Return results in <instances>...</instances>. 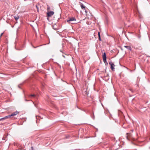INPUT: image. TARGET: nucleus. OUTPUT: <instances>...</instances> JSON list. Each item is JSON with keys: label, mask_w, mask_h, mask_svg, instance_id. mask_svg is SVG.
Returning <instances> with one entry per match:
<instances>
[{"label": "nucleus", "mask_w": 150, "mask_h": 150, "mask_svg": "<svg viewBox=\"0 0 150 150\" xmlns=\"http://www.w3.org/2000/svg\"><path fill=\"white\" fill-rule=\"evenodd\" d=\"M126 138L127 139L130 140L133 139L132 135L130 133H127L126 134Z\"/></svg>", "instance_id": "nucleus-1"}, {"label": "nucleus", "mask_w": 150, "mask_h": 150, "mask_svg": "<svg viewBox=\"0 0 150 150\" xmlns=\"http://www.w3.org/2000/svg\"><path fill=\"white\" fill-rule=\"evenodd\" d=\"M103 59V62L105 63H106L107 64H108V63L106 61V54L105 52H104L102 56Z\"/></svg>", "instance_id": "nucleus-2"}, {"label": "nucleus", "mask_w": 150, "mask_h": 150, "mask_svg": "<svg viewBox=\"0 0 150 150\" xmlns=\"http://www.w3.org/2000/svg\"><path fill=\"white\" fill-rule=\"evenodd\" d=\"M109 64L110 66V67L112 70V71L114 70L115 69L114 67L115 66L114 64L113 63V62H109Z\"/></svg>", "instance_id": "nucleus-3"}, {"label": "nucleus", "mask_w": 150, "mask_h": 150, "mask_svg": "<svg viewBox=\"0 0 150 150\" xmlns=\"http://www.w3.org/2000/svg\"><path fill=\"white\" fill-rule=\"evenodd\" d=\"M54 12L53 11H50L47 12V16L48 17H51L54 14Z\"/></svg>", "instance_id": "nucleus-4"}, {"label": "nucleus", "mask_w": 150, "mask_h": 150, "mask_svg": "<svg viewBox=\"0 0 150 150\" xmlns=\"http://www.w3.org/2000/svg\"><path fill=\"white\" fill-rule=\"evenodd\" d=\"M19 113V112H18L17 111H16L14 112H13L12 114H11V115H10V116H14L17 115Z\"/></svg>", "instance_id": "nucleus-5"}, {"label": "nucleus", "mask_w": 150, "mask_h": 150, "mask_svg": "<svg viewBox=\"0 0 150 150\" xmlns=\"http://www.w3.org/2000/svg\"><path fill=\"white\" fill-rule=\"evenodd\" d=\"M73 21H76V19L75 18L72 17L70 18L68 20H67V21L68 22Z\"/></svg>", "instance_id": "nucleus-6"}, {"label": "nucleus", "mask_w": 150, "mask_h": 150, "mask_svg": "<svg viewBox=\"0 0 150 150\" xmlns=\"http://www.w3.org/2000/svg\"><path fill=\"white\" fill-rule=\"evenodd\" d=\"M124 47H125L126 48H127V49H128V50H132V48L130 46H124Z\"/></svg>", "instance_id": "nucleus-7"}, {"label": "nucleus", "mask_w": 150, "mask_h": 150, "mask_svg": "<svg viewBox=\"0 0 150 150\" xmlns=\"http://www.w3.org/2000/svg\"><path fill=\"white\" fill-rule=\"evenodd\" d=\"M81 7L82 9H85V6L82 4H81Z\"/></svg>", "instance_id": "nucleus-8"}, {"label": "nucleus", "mask_w": 150, "mask_h": 150, "mask_svg": "<svg viewBox=\"0 0 150 150\" xmlns=\"http://www.w3.org/2000/svg\"><path fill=\"white\" fill-rule=\"evenodd\" d=\"M14 19L16 20H17L19 18V16H14Z\"/></svg>", "instance_id": "nucleus-9"}, {"label": "nucleus", "mask_w": 150, "mask_h": 150, "mask_svg": "<svg viewBox=\"0 0 150 150\" xmlns=\"http://www.w3.org/2000/svg\"><path fill=\"white\" fill-rule=\"evenodd\" d=\"M10 117H11V116H10V115H9L5 117L4 118H5V119H8V118Z\"/></svg>", "instance_id": "nucleus-10"}, {"label": "nucleus", "mask_w": 150, "mask_h": 150, "mask_svg": "<svg viewBox=\"0 0 150 150\" xmlns=\"http://www.w3.org/2000/svg\"><path fill=\"white\" fill-rule=\"evenodd\" d=\"M5 120L4 117L1 118L0 119V121L2 120Z\"/></svg>", "instance_id": "nucleus-11"}, {"label": "nucleus", "mask_w": 150, "mask_h": 150, "mask_svg": "<svg viewBox=\"0 0 150 150\" xmlns=\"http://www.w3.org/2000/svg\"><path fill=\"white\" fill-rule=\"evenodd\" d=\"M30 96H33V97H35V95L34 94H31V95H30Z\"/></svg>", "instance_id": "nucleus-12"}, {"label": "nucleus", "mask_w": 150, "mask_h": 150, "mask_svg": "<svg viewBox=\"0 0 150 150\" xmlns=\"http://www.w3.org/2000/svg\"><path fill=\"white\" fill-rule=\"evenodd\" d=\"M98 37H100V32H98Z\"/></svg>", "instance_id": "nucleus-13"}, {"label": "nucleus", "mask_w": 150, "mask_h": 150, "mask_svg": "<svg viewBox=\"0 0 150 150\" xmlns=\"http://www.w3.org/2000/svg\"><path fill=\"white\" fill-rule=\"evenodd\" d=\"M47 10H50V8L49 7H47Z\"/></svg>", "instance_id": "nucleus-14"}, {"label": "nucleus", "mask_w": 150, "mask_h": 150, "mask_svg": "<svg viewBox=\"0 0 150 150\" xmlns=\"http://www.w3.org/2000/svg\"><path fill=\"white\" fill-rule=\"evenodd\" d=\"M3 33H2L1 34V35H0V37H1V36L2 35H3Z\"/></svg>", "instance_id": "nucleus-15"}, {"label": "nucleus", "mask_w": 150, "mask_h": 150, "mask_svg": "<svg viewBox=\"0 0 150 150\" xmlns=\"http://www.w3.org/2000/svg\"><path fill=\"white\" fill-rule=\"evenodd\" d=\"M99 40H100V41L101 40V38H100V37H99Z\"/></svg>", "instance_id": "nucleus-16"}, {"label": "nucleus", "mask_w": 150, "mask_h": 150, "mask_svg": "<svg viewBox=\"0 0 150 150\" xmlns=\"http://www.w3.org/2000/svg\"><path fill=\"white\" fill-rule=\"evenodd\" d=\"M31 148H32V150H33V146H32V147H31Z\"/></svg>", "instance_id": "nucleus-17"}, {"label": "nucleus", "mask_w": 150, "mask_h": 150, "mask_svg": "<svg viewBox=\"0 0 150 150\" xmlns=\"http://www.w3.org/2000/svg\"><path fill=\"white\" fill-rule=\"evenodd\" d=\"M36 6V8H38V7H37V5Z\"/></svg>", "instance_id": "nucleus-18"}, {"label": "nucleus", "mask_w": 150, "mask_h": 150, "mask_svg": "<svg viewBox=\"0 0 150 150\" xmlns=\"http://www.w3.org/2000/svg\"><path fill=\"white\" fill-rule=\"evenodd\" d=\"M47 20H49V18H47Z\"/></svg>", "instance_id": "nucleus-19"}]
</instances>
